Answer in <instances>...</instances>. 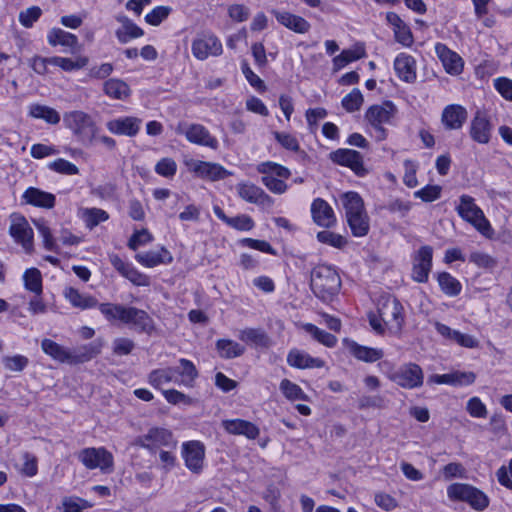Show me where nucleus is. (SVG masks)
<instances>
[{
	"label": "nucleus",
	"mask_w": 512,
	"mask_h": 512,
	"mask_svg": "<svg viewBox=\"0 0 512 512\" xmlns=\"http://www.w3.org/2000/svg\"><path fill=\"white\" fill-rule=\"evenodd\" d=\"M3 363L6 369L14 372H20L28 365L29 360L22 355L6 356L3 358Z\"/></svg>",
	"instance_id": "nucleus-57"
},
{
	"label": "nucleus",
	"mask_w": 512,
	"mask_h": 512,
	"mask_svg": "<svg viewBox=\"0 0 512 512\" xmlns=\"http://www.w3.org/2000/svg\"><path fill=\"white\" fill-rule=\"evenodd\" d=\"M88 63L86 57H77L75 60L65 57H50V64L55 65L63 69L64 71H74L85 67Z\"/></svg>",
	"instance_id": "nucleus-46"
},
{
	"label": "nucleus",
	"mask_w": 512,
	"mask_h": 512,
	"mask_svg": "<svg viewBox=\"0 0 512 512\" xmlns=\"http://www.w3.org/2000/svg\"><path fill=\"white\" fill-rule=\"evenodd\" d=\"M42 10L38 6H32L19 13V22L25 28H31L33 24L39 19Z\"/></svg>",
	"instance_id": "nucleus-55"
},
{
	"label": "nucleus",
	"mask_w": 512,
	"mask_h": 512,
	"mask_svg": "<svg viewBox=\"0 0 512 512\" xmlns=\"http://www.w3.org/2000/svg\"><path fill=\"white\" fill-rule=\"evenodd\" d=\"M29 116L35 119H42L49 124H58L60 122L59 113L46 105L32 104L29 106Z\"/></svg>",
	"instance_id": "nucleus-39"
},
{
	"label": "nucleus",
	"mask_w": 512,
	"mask_h": 512,
	"mask_svg": "<svg viewBox=\"0 0 512 512\" xmlns=\"http://www.w3.org/2000/svg\"><path fill=\"white\" fill-rule=\"evenodd\" d=\"M152 240V235L146 229L136 231L130 237L128 247L131 250H137L140 246L149 243Z\"/></svg>",
	"instance_id": "nucleus-62"
},
{
	"label": "nucleus",
	"mask_w": 512,
	"mask_h": 512,
	"mask_svg": "<svg viewBox=\"0 0 512 512\" xmlns=\"http://www.w3.org/2000/svg\"><path fill=\"white\" fill-rule=\"evenodd\" d=\"M216 349L220 357L225 359L236 358L244 354L245 347L229 339H219L216 342Z\"/></svg>",
	"instance_id": "nucleus-41"
},
{
	"label": "nucleus",
	"mask_w": 512,
	"mask_h": 512,
	"mask_svg": "<svg viewBox=\"0 0 512 512\" xmlns=\"http://www.w3.org/2000/svg\"><path fill=\"white\" fill-rule=\"evenodd\" d=\"M363 95L359 89H353L342 99V106L347 112H355L363 104Z\"/></svg>",
	"instance_id": "nucleus-51"
},
{
	"label": "nucleus",
	"mask_w": 512,
	"mask_h": 512,
	"mask_svg": "<svg viewBox=\"0 0 512 512\" xmlns=\"http://www.w3.org/2000/svg\"><path fill=\"white\" fill-rule=\"evenodd\" d=\"M26 289L40 295L42 292V277L41 273L36 268H30L25 271L23 275Z\"/></svg>",
	"instance_id": "nucleus-47"
},
{
	"label": "nucleus",
	"mask_w": 512,
	"mask_h": 512,
	"mask_svg": "<svg viewBox=\"0 0 512 512\" xmlns=\"http://www.w3.org/2000/svg\"><path fill=\"white\" fill-rule=\"evenodd\" d=\"M378 314L391 331H401L404 324L403 306L396 297L382 296L378 302Z\"/></svg>",
	"instance_id": "nucleus-7"
},
{
	"label": "nucleus",
	"mask_w": 512,
	"mask_h": 512,
	"mask_svg": "<svg viewBox=\"0 0 512 512\" xmlns=\"http://www.w3.org/2000/svg\"><path fill=\"white\" fill-rule=\"evenodd\" d=\"M34 224L43 238L44 247L47 250H54L55 241L51 234L50 228L46 225L44 220H34Z\"/></svg>",
	"instance_id": "nucleus-59"
},
{
	"label": "nucleus",
	"mask_w": 512,
	"mask_h": 512,
	"mask_svg": "<svg viewBox=\"0 0 512 512\" xmlns=\"http://www.w3.org/2000/svg\"><path fill=\"white\" fill-rule=\"evenodd\" d=\"M311 214L313 221L322 227L330 228L335 222L336 218L331 206L323 199L317 198L312 202Z\"/></svg>",
	"instance_id": "nucleus-24"
},
{
	"label": "nucleus",
	"mask_w": 512,
	"mask_h": 512,
	"mask_svg": "<svg viewBox=\"0 0 512 512\" xmlns=\"http://www.w3.org/2000/svg\"><path fill=\"white\" fill-rule=\"evenodd\" d=\"M303 329L309 333L316 341L325 345L326 347L332 348L337 343V338L333 334L328 333L311 323L304 324Z\"/></svg>",
	"instance_id": "nucleus-44"
},
{
	"label": "nucleus",
	"mask_w": 512,
	"mask_h": 512,
	"mask_svg": "<svg viewBox=\"0 0 512 512\" xmlns=\"http://www.w3.org/2000/svg\"><path fill=\"white\" fill-rule=\"evenodd\" d=\"M439 286L443 293L449 296H457L461 292L460 282L447 272L438 274L437 277Z\"/></svg>",
	"instance_id": "nucleus-45"
},
{
	"label": "nucleus",
	"mask_w": 512,
	"mask_h": 512,
	"mask_svg": "<svg viewBox=\"0 0 512 512\" xmlns=\"http://www.w3.org/2000/svg\"><path fill=\"white\" fill-rule=\"evenodd\" d=\"M287 363L289 366L297 369L321 368L324 366V361L322 359L314 358L308 353L296 348L289 351L287 355Z\"/></svg>",
	"instance_id": "nucleus-26"
},
{
	"label": "nucleus",
	"mask_w": 512,
	"mask_h": 512,
	"mask_svg": "<svg viewBox=\"0 0 512 512\" xmlns=\"http://www.w3.org/2000/svg\"><path fill=\"white\" fill-rule=\"evenodd\" d=\"M22 198L25 200L26 204L46 209L53 208L56 201L55 195L35 187L26 189Z\"/></svg>",
	"instance_id": "nucleus-30"
},
{
	"label": "nucleus",
	"mask_w": 512,
	"mask_h": 512,
	"mask_svg": "<svg viewBox=\"0 0 512 512\" xmlns=\"http://www.w3.org/2000/svg\"><path fill=\"white\" fill-rule=\"evenodd\" d=\"M365 49L363 46L357 45L353 49H345L338 56L333 59L334 70L344 68L350 62L361 59L365 56Z\"/></svg>",
	"instance_id": "nucleus-40"
},
{
	"label": "nucleus",
	"mask_w": 512,
	"mask_h": 512,
	"mask_svg": "<svg viewBox=\"0 0 512 512\" xmlns=\"http://www.w3.org/2000/svg\"><path fill=\"white\" fill-rule=\"evenodd\" d=\"M433 249L431 246H421L413 255L412 279L418 283L428 281L432 268Z\"/></svg>",
	"instance_id": "nucleus-17"
},
{
	"label": "nucleus",
	"mask_w": 512,
	"mask_h": 512,
	"mask_svg": "<svg viewBox=\"0 0 512 512\" xmlns=\"http://www.w3.org/2000/svg\"><path fill=\"white\" fill-rule=\"evenodd\" d=\"M176 368L174 367H164L152 370L148 375V382L154 388H160L165 384H169L171 382L175 383L177 380L176 377Z\"/></svg>",
	"instance_id": "nucleus-38"
},
{
	"label": "nucleus",
	"mask_w": 512,
	"mask_h": 512,
	"mask_svg": "<svg viewBox=\"0 0 512 512\" xmlns=\"http://www.w3.org/2000/svg\"><path fill=\"white\" fill-rule=\"evenodd\" d=\"M456 211L464 221L470 223L483 236L492 237L494 231L481 208L476 205L473 197L469 195L460 196Z\"/></svg>",
	"instance_id": "nucleus-5"
},
{
	"label": "nucleus",
	"mask_w": 512,
	"mask_h": 512,
	"mask_svg": "<svg viewBox=\"0 0 512 512\" xmlns=\"http://www.w3.org/2000/svg\"><path fill=\"white\" fill-rule=\"evenodd\" d=\"M348 225L352 234L356 237H363L369 231V218L364 209V203L356 192H347L342 196Z\"/></svg>",
	"instance_id": "nucleus-3"
},
{
	"label": "nucleus",
	"mask_w": 512,
	"mask_h": 512,
	"mask_svg": "<svg viewBox=\"0 0 512 512\" xmlns=\"http://www.w3.org/2000/svg\"><path fill=\"white\" fill-rule=\"evenodd\" d=\"M466 409L474 418H485L487 416V408L478 397H472L468 400Z\"/></svg>",
	"instance_id": "nucleus-58"
},
{
	"label": "nucleus",
	"mask_w": 512,
	"mask_h": 512,
	"mask_svg": "<svg viewBox=\"0 0 512 512\" xmlns=\"http://www.w3.org/2000/svg\"><path fill=\"white\" fill-rule=\"evenodd\" d=\"M142 125V119L125 116L115 119H111L106 123L108 131L115 135L135 137L140 131Z\"/></svg>",
	"instance_id": "nucleus-21"
},
{
	"label": "nucleus",
	"mask_w": 512,
	"mask_h": 512,
	"mask_svg": "<svg viewBox=\"0 0 512 512\" xmlns=\"http://www.w3.org/2000/svg\"><path fill=\"white\" fill-rule=\"evenodd\" d=\"M179 364V367H175L177 370L175 383L186 388H193L199 375L198 370L190 360L184 358L179 360Z\"/></svg>",
	"instance_id": "nucleus-32"
},
{
	"label": "nucleus",
	"mask_w": 512,
	"mask_h": 512,
	"mask_svg": "<svg viewBox=\"0 0 512 512\" xmlns=\"http://www.w3.org/2000/svg\"><path fill=\"white\" fill-rule=\"evenodd\" d=\"M169 12H170V9L168 7L158 6L145 16V20L147 23L157 26L165 18L168 17Z\"/></svg>",
	"instance_id": "nucleus-63"
},
{
	"label": "nucleus",
	"mask_w": 512,
	"mask_h": 512,
	"mask_svg": "<svg viewBox=\"0 0 512 512\" xmlns=\"http://www.w3.org/2000/svg\"><path fill=\"white\" fill-rule=\"evenodd\" d=\"M134 347L135 343L128 338H116L113 341V352L119 356L130 354Z\"/></svg>",
	"instance_id": "nucleus-64"
},
{
	"label": "nucleus",
	"mask_w": 512,
	"mask_h": 512,
	"mask_svg": "<svg viewBox=\"0 0 512 512\" xmlns=\"http://www.w3.org/2000/svg\"><path fill=\"white\" fill-rule=\"evenodd\" d=\"M192 55L199 61L218 57L223 52L220 39L212 32L198 33L191 44Z\"/></svg>",
	"instance_id": "nucleus-8"
},
{
	"label": "nucleus",
	"mask_w": 512,
	"mask_h": 512,
	"mask_svg": "<svg viewBox=\"0 0 512 512\" xmlns=\"http://www.w3.org/2000/svg\"><path fill=\"white\" fill-rule=\"evenodd\" d=\"M262 183L273 193L283 194L287 190V185L281 179L273 175H265L262 177Z\"/></svg>",
	"instance_id": "nucleus-61"
},
{
	"label": "nucleus",
	"mask_w": 512,
	"mask_h": 512,
	"mask_svg": "<svg viewBox=\"0 0 512 512\" xmlns=\"http://www.w3.org/2000/svg\"><path fill=\"white\" fill-rule=\"evenodd\" d=\"M394 69L398 77L408 83L416 79L415 60L412 56L401 53L394 61Z\"/></svg>",
	"instance_id": "nucleus-33"
},
{
	"label": "nucleus",
	"mask_w": 512,
	"mask_h": 512,
	"mask_svg": "<svg viewBox=\"0 0 512 512\" xmlns=\"http://www.w3.org/2000/svg\"><path fill=\"white\" fill-rule=\"evenodd\" d=\"M466 120V109L457 104L446 106L441 115L442 124L448 130L460 129Z\"/></svg>",
	"instance_id": "nucleus-25"
},
{
	"label": "nucleus",
	"mask_w": 512,
	"mask_h": 512,
	"mask_svg": "<svg viewBox=\"0 0 512 512\" xmlns=\"http://www.w3.org/2000/svg\"><path fill=\"white\" fill-rule=\"evenodd\" d=\"M162 394L166 401L172 405L191 406L196 403V400L194 398L176 389L163 390Z\"/></svg>",
	"instance_id": "nucleus-48"
},
{
	"label": "nucleus",
	"mask_w": 512,
	"mask_h": 512,
	"mask_svg": "<svg viewBox=\"0 0 512 512\" xmlns=\"http://www.w3.org/2000/svg\"><path fill=\"white\" fill-rule=\"evenodd\" d=\"M120 322L148 335H151L156 329L152 317L146 311L134 306H124Z\"/></svg>",
	"instance_id": "nucleus-12"
},
{
	"label": "nucleus",
	"mask_w": 512,
	"mask_h": 512,
	"mask_svg": "<svg viewBox=\"0 0 512 512\" xmlns=\"http://www.w3.org/2000/svg\"><path fill=\"white\" fill-rule=\"evenodd\" d=\"M175 131L179 135H184L193 144L206 146L214 150L218 148L217 139L201 124L180 122Z\"/></svg>",
	"instance_id": "nucleus-11"
},
{
	"label": "nucleus",
	"mask_w": 512,
	"mask_h": 512,
	"mask_svg": "<svg viewBox=\"0 0 512 512\" xmlns=\"http://www.w3.org/2000/svg\"><path fill=\"white\" fill-rule=\"evenodd\" d=\"M9 233L15 242L21 244L27 252L32 250L33 230L23 216L18 214L11 216Z\"/></svg>",
	"instance_id": "nucleus-19"
},
{
	"label": "nucleus",
	"mask_w": 512,
	"mask_h": 512,
	"mask_svg": "<svg viewBox=\"0 0 512 512\" xmlns=\"http://www.w3.org/2000/svg\"><path fill=\"white\" fill-rule=\"evenodd\" d=\"M272 13L280 24L296 33H307L311 27L310 23L303 17L290 12L273 10Z\"/></svg>",
	"instance_id": "nucleus-29"
},
{
	"label": "nucleus",
	"mask_w": 512,
	"mask_h": 512,
	"mask_svg": "<svg viewBox=\"0 0 512 512\" xmlns=\"http://www.w3.org/2000/svg\"><path fill=\"white\" fill-rule=\"evenodd\" d=\"M64 297L69 301V303L75 307L82 310L94 308L98 305V301L93 296L82 294L79 290L73 287H67L64 290Z\"/></svg>",
	"instance_id": "nucleus-36"
},
{
	"label": "nucleus",
	"mask_w": 512,
	"mask_h": 512,
	"mask_svg": "<svg viewBox=\"0 0 512 512\" xmlns=\"http://www.w3.org/2000/svg\"><path fill=\"white\" fill-rule=\"evenodd\" d=\"M396 113V107L390 101L383 102L379 105H372L365 113V118L369 124L374 127L377 132V140L382 141L386 138V130L383 124L390 123Z\"/></svg>",
	"instance_id": "nucleus-9"
},
{
	"label": "nucleus",
	"mask_w": 512,
	"mask_h": 512,
	"mask_svg": "<svg viewBox=\"0 0 512 512\" xmlns=\"http://www.w3.org/2000/svg\"><path fill=\"white\" fill-rule=\"evenodd\" d=\"M347 347L356 359L367 363L376 362L384 356L382 349L362 346L354 341H347Z\"/></svg>",
	"instance_id": "nucleus-34"
},
{
	"label": "nucleus",
	"mask_w": 512,
	"mask_h": 512,
	"mask_svg": "<svg viewBox=\"0 0 512 512\" xmlns=\"http://www.w3.org/2000/svg\"><path fill=\"white\" fill-rule=\"evenodd\" d=\"M224 430L232 435H243L250 440L256 439L259 434V428L252 422L243 419H227L221 423Z\"/></svg>",
	"instance_id": "nucleus-23"
},
{
	"label": "nucleus",
	"mask_w": 512,
	"mask_h": 512,
	"mask_svg": "<svg viewBox=\"0 0 512 512\" xmlns=\"http://www.w3.org/2000/svg\"><path fill=\"white\" fill-rule=\"evenodd\" d=\"M186 166L188 170L195 173L197 177L209 181L222 180L231 175V172L218 163L191 159L186 162Z\"/></svg>",
	"instance_id": "nucleus-16"
},
{
	"label": "nucleus",
	"mask_w": 512,
	"mask_h": 512,
	"mask_svg": "<svg viewBox=\"0 0 512 512\" xmlns=\"http://www.w3.org/2000/svg\"><path fill=\"white\" fill-rule=\"evenodd\" d=\"M329 159L341 166L350 168L357 176L363 177L368 173L360 152L352 149H337L329 154Z\"/></svg>",
	"instance_id": "nucleus-15"
},
{
	"label": "nucleus",
	"mask_w": 512,
	"mask_h": 512,
	"mask_svg": "<svg viewBox=\"0 0 512 512\" xmlns=\"http://www.w3.org/2000/svg\"><path fill=\"white\" fill-rule=\"evenodd\" d=\"M470 135L472 139L478 143L486 144L490 140L491 124L487 116L481 112H477L471 122Z\"/></svg>",
	"instance_id": "nucleus-27"
},
{
	"label": "nucleus",
	"mask_w": 512,
	"mask_h": 512,
	"mask_svg": "<svg viewBox=\"0 0 512 512\" xmlns=\"http://www.w3.org/2000/svg\"><path fill=\"white\" fill-rule=\"evenodd\" d=\"M63 122L66 128L71 130L77 141L84 145L90 144L97 133L95 121L84 111L66 112L63 116Z\"/></svg>",
	"instance_id": "nucleus-4"
},
{
	"label": "nucleus",
	"mask_w": 512,
	"mask_h": 512,
	"mask_svg": "<svg viewBox=\"0 0 512 512\" xmlns=\"http://www.w3.org/2000/svg\"><path fill=\"white\" fill-rule=\"evenodd\" d=\"M177 171V164L172 158H162L155 165V172L163 177L172 178Z\"/></svg>",
	"instance_id": "nucleus-54"
},
{
	"label": "nucleus",
	"mask_w": 512,
	"mask_h": 512,
	"mask_svg": "<svg viewBox=\"0 0 512 512\" xmlns=\"http://www.w3.org/2000/svg\"><path fill=\"white\" fill-rule=\"evenodd\" d=\"M182 458L186 468L194 473L200 474L204 468L205 446L202 442L192 440L182 444Z\"/></svg>",
	"instance_id": "nucleus-13"
},
{
	"label": "nucleus",
	"mask_w": 512,
	"mask_h": 512,
	"mask_svg": "<svg viewBox=\"0 0 512 512\" xmlns=\"http://www.w3.org/2000/svg\"><path fill=\"white\" fill-rule=\"evenodd\" d=\"M391 380L405 389L421 387L424 381L422 368L415 363H406L391 376Z\"/></svg>",
	"instance_id": "nucleus-14"
},
{
	"label": "nucleus",
	"mask_w": 512,
	"mask_h": 512,
	"mask_svg": "<svg viewBox=\"0 0 512 512\" xmlns=\"http://www.w3.org/2000/svg\"><path fill=\"white\" fill-rule=\"evenodd\" d=\"M280 390L284 396L289 400H307L304 391L297 384L288 379H283L280 383Z\"/></svg>",
	"instance_id": "nucleus-49"
},
{
	"label": "nucleus",
	"mask_w": 512,
	"mask_h": 512,
	"mask_svg": "<svg viewBox=\"0 0 512 512\" xmlns=\"http://www.w3.org/2000/svg\"><path fill=\"white\" fill-rule=\"evenodd\" d=\"M435 52L447 73L451 75H458L462 72L463 60L456 52L450 50L442 43H437L435 45Z\"/></svg>",
	"instance_id": "nucleus-22"
},
{
	"label": "nucleus",
	"mask_w": 512,
	"mask_h": 512,
	"mask_svg": "<svg viewBox=\"0 0 512 512\" xmlns=\"http://www.w3.org/2000/svg\"><path fill=\"white\" fill-rule=\"evenodd\" d=\"M51 46L61 45L71 49V52L78 50V38L76 35L66 32L60 28H53L47 36Z\"/></svg>",
	"instance_id": "nucleus-35"
},
{
	"label": "nucleus",
	"mask_w": 512,
	"mask_h": 512,
	"mask_svg": "<svg viewBox=\"0 0 512 512\" xmlns=\"http://www.w3.org/2000/svg\"><path fill=\"white\" fill-rule=\"evenodd\" d=\"M137 444L150 451H155L161 446L175 448L177 442L174 440L169 430L164 428H152L147 434L137 439Z\"/></svg>",
	"instance_id": "nucleus-18"
},
{
	"label": "nucleus",
	"mask_w": 512,
	"mask_h": 512,
	"mask_svg": "<svg viewBox=\"0 0 512 512\" xmlns=\"http://www.w3.org/2000/svg\"><path fill=\"white\" fill-rule=\"evenodd\" d=\"M116 20L121 24L115 31L118 41L122 44L143 35V30L125 15H117Z\"/></svg>",
	"instance_id": "nucleus-31"
},
{
	"label": "nucleus",
	"mask_w": 512,
	"mask_h": 512,
	"mask_svg": "<svg viewBox=\"0 0 512 512\" xmlns=\"http://www.w3.org/2000/svg\"><path fill=\"white\" fill-rule=\"evenodd\" d=\"M97 306L107 321H121L124 305L114 303H101Z\"/></svg>",
	"instance_id": "nucleus-50"
},
{
	"label": "nucleus",
	"mask_w": 512,
	"mask_h": 512,
	"mask_svg": "<svg viewBox=\"0 0 512 512\" xmlns=\"http://www.w3.org/2000/svg\"><path fill=\"white\" fill-rule=\"evenodd\" d=\"M49 169L64 175H76L79 173V169L73 163L59 158L49 163Z\"/></svg>",
	"instance_id": "nucleus-53"
},
{
	"label": "nucleus",
	"mask_w": 512,
	"mask_h": 512,
	"mask_svg": "<svg viewBox=\"0 0 512 512\" xmlns=\"http://www.w3.org/2000/svg\"><path fill=\"white\" fill-rule=\"evenodd\" d=\"M41 348L45 354L54 360L71 365L87 362L99 354V349L92 344L85 345L78 348L75 352H71L48 338L42 340Z\"/></svg>",
	"instance_id": "nucleus-2"
},
{
	"label": "nucleus",
	"mask_w": 512,
	"mask_h": 512,
	"mask_svg": "<svg viewBox=\"0 0 512 512\" xmlns=\"http://www.w3.org/2000/svg\"><path fill=\"white\" fill-rule=\"evenodd\" d=\"M236 191L238 196L248 203L264 208H270L274 203L273 199L262 188L250 182L238 183Z\"/></svg>",
	"instance_id": "nucleus-20"
},
{
	"label": "nucleus",
	"mask_w": 512,
	"mask_h": 512,
	"mask_svg": "<svg viewBox=\"0 0 512 512\" xmlns=\"http://www.w3.org/2000/svg\"><path fill=\"white\" fill-rule=\"evenodd\" d=\"M81 218L85 222L86 227L93 229L101 222L108 220L109 214L100 208H84L80 212Z\"/></svg>",
	"instance_id": "nucleus-43"
},
{
	"label": "nucleus",
	"mask_w": 512,
	"mask_h": 512,
	"mask_svg": "<svg viewBox=\"0 0 512 512\" xmlns=\"http://www.w3.org/2000/svg\"><path fill=\"white\" fill-rule=\"evenodd\" d=\"M227 224L240 231H249L254 227L252 218L244 214L230 217L229 220H227Z\"/></svg>",
	"instance_id": "nucleus-60"
},
{
	"label": "nucleus",
	"mask_w": 512,
	"mask_h": 512,
	"mask_svg": "<svg viewBox=\"0 0 512 512\" xmlns=\"http://www.w3.org/2000/svg\"><path fill=\"white\" fill-rule=\"evenodd\" d=\"M77 457L87 469L99 468L104 473H109L113 470V455L104 447L82 449Z\"/></svg>",
	"instance_id": "nucleus-10"
},
{
	"label": "nucleus",
	"mask_w": 512,
	"mask_h": 512,
	"mask_svg": "<svg viewBox=\"0 0 512 512\" xmlns=\"http://www.w3.org/2000/svg\"><path fill=\"white\" fill-rule=\"evenodd\" d=\"M441 195V187L438 185H427L414 193L415 198H420L424 202H433Z\"/></svg>",
	"instance_id": "nucleus-56"
},
{
	"label": "nucleus",
	"mask_w": 512,
	"mask_h": 512,
	"mask_svg": "<svg viewBox=\"0 0 512 512\" xmlns=\"http://www.w3.org/2000/svg\"><path fill=\"white\" fill-rule=\"evenodd\" d=\"M317 239L321 243L329 244L336 248H342L347 243V240L342 235L328 230L318 232Z\"/></svg>",
	"instance_id": "nucleus-52"
},
{
	"label": "nucleus",
	"mask_w": 512,
	"mask_h": 512,
	"mask_svg": "<svg viewBox=\"0 0 512 512\" xmlns=\"http://www.w3.org/2000/svg\"><path fill=\"white\" fill-rule=\"evenodd\" d=\"M238 338L248 345L257 348L268 349L273 345V341L269 335L260 328H245L240 330Z\"/></svg>",
	"instance_id": "nucleus-28"
},
{
	"label": "nucleus",
	"mask_w": 512,
	"mask_h": 512,
	"mask_svg": "<svg viewBox=\"0 0 512 512\" xmlns=\"http://www.w3.org/2000/svg\"><path fill=\"white\" fill-rule=\"evenodd\" d=\"M450 500L468 503L473 509L483 511L489 505V498L476 487L465 483H453L447 488Z\"/></svg>",
	"instance_id": "nucleus-6"
},
{
	"label": "nucleus",
	"mask_w": 512,
	"mask_h": 512,
	"mask_svg": "<svg viewBox=\"0 0 512 512\" xmlns=\"http://www.w3.org/2000/svg\"><path fill=\"white\" fill-rule=\"evenodd\" d=\"M310 286L316 297L330 302L341 288V279L333 267L322 264L312 270Z\"/></svg>",
	"instance_id": "nucleus-1"
},
{
	"label": "nucleus",
	"mask_w": 512,
	"mask_h": 512,
	"mask_svg": "<svg viewBox=\"0 0 512 512\" xmlns=\"http://www.w3.org/2000/svg\"><path fill=\"white\" fill-rule=\"evenodd\" d=\"M104 92L107 96L123 100L129 96V86L122 80L109 79L104 83Z\"/></svg>",
	"instance_id": "nucleus-42"
},
{
	"label": "nucleus",
	"mask_w": 512,
	"mask_h": 512,
	"mask_svg": "<svg viewBox=\"0 0 512 512\" xmlns=\"http://www.w3.org/2000/svg\"><path fill=\"white\" fill-rule=\"evenodd\" d=\"M135 258L140 264L150 268L161 263H170L172 261V256L165 248H161L160 251L138 253Z\"/></svg>",
	"instance_id": "nucleus-37"
}]
</instances>
